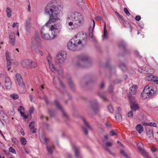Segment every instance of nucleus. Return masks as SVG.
<instances>
[{
	"label": "nucleus",
	"instance_id": "obj_1",
	"mask_svg": "<svg viewBox=\"0 0 158 158\" xmlns=\"http://www.w3.org/2000/svg\"><path fill=\"white\" fill-rule=\"evenodd\" d=\"M60 6H56L53 2L48 3L45 9L46 13L50 15V20L41 28V37L46 40H52L58 34L61 26L54 23L56 20H59V17L62 11Z\"/></svg>",
	"mask_w": 158,
	"mask_h": 158
},
{
	"label": "nucleus",
	"instance_id": "obj_2",
	"mask_svg": "<svg viewBox=\"0 0 158 158\" xmlns=\"http://www.w3.org/2000/svg\"><path fill=\"white\" fill-rule=\"evenodd\" d=\"M87 35L84 32H80L75 36L68 43L67 47L70 50L75 51L79 50L86 43Z\"/></svg>",
	"mask_w": 158,
	"mask_h": 158
},
{
	"label": "nucleus",
	"instance_id": "obj_3",
	"mask_svg": "<svg viewBox=\"0 0 158 158\" xmlns=\"http://www.w3.org/2000/svg\"><path fill=\"white\" fill-rule=\"evenodd\" d=\"M84 21L83 15L80 13L75 12L67 17L66 27L69 30H73L83 24Z\"/></svg>",
	"mask_w": 158,
	"mask_h": 158
},
{
	"label": "nucleus",
	"instance_id": "obj_4",
	"mask_svg": "<svg viewBox=\"0 0 158 158\" xmlns=\"http://www.w3.org/2000/svg\"><path fill=\"white\" fill-rule=\"evenodd\" d=\"M157 91L156 86L151 84H149L145 86L141 94V96L143 99L147 98L152 97Z\"/></svg>",
	"mask_w": 158,
	"mask_h": 158
},
{
	"label": "nucleus",
	"instance_id": "obj_5",
	"mask_svg": "<svg viewBox=\"0 0 158 158\" xmlns=\"http://www.w3.org/2000/svg\"><path fill=\"white\" fill-rule=\"evenodd\" d=\"M88 60L87 56H81L79 57L78 61L76 63L75 65L79 67H87L85 65L88 63Z\"/></svg>",
	"mask_w": 158,
	"mask_h": 158
},
{
	"label": "nucleus",
	"instance_id": "obj_6",
	"mask_svg": "<svg viewBox=\"0 0 158 158\" xmlns=\"http://www.w3.org/2000/svg\"><path fill=\"white\" fill-rule=\"evenodd\" d=\"M67 58V55L65 52H59L57 55L56 62L62 64L64 61Z\"/></svg>",
	"mask_w": 158,
	"mask_h": 158
},
{
	"label": "nucleus",
	"instance_id": "obj_7",
	"mask_svg": "<svg viewBox=\"0 0 158 158\" xmlns=\"http://www.w3.org/2000/svg\"><path fill=\"white\" fill-rule=\"evenodd\" d=\"M15 77L16 78L15 82L16 84L22 87H24L25 84L20 74L19 73L16 74L15 75Z\"/></svg>",
	"mask_w": 158,
	"mask_h": 158
},
{
	"label": "nucleus",
	"instance_id": "obj_8",
	"mask_svg": "<svg viewBox=\"0 0 158 158\" xmlns=\"http://www.w3.org/2000/svg\"><path fill=\"white\" fill-rule=\"evenodd\" d=\"M40 40V39L38 34L33 36L31 38V41L30 47L32 48L35 47L36 44L39 42Z\"/></svg>",
	"mask_w": 158,
	"mask_h": 158
},
{
	"label": "nucleus",
	"instance_id": "obj_9",
	"mask_svg": "<svg viewBox=\"0 0 158 158\" xmlns=\"http://www.w3.org/2000/svg\"><path fill=\"white\" fill-rule=\"evenodd\" d=\"M40 40V39L38 34L33 36L31 38V41L30 47L32 48L35 47L36 44L39 42Z\"/></svg>",
	"mask_w": 158,
	"mask_h": 158
},
{
	"label": "nucleus",
	"instance_id": "obj_10",
	"mask_svg": "<svg viewBox=\"0 0 158 158\" xmlns=\"http://www.w3.org/2000/svg\"><path fill=\"white\" fill-rule=\"evenodd\" d=\"M4 86V89L5 90L9 89L11 87V80L10 78L8 77H5Z\"/></svg>",
	"mask_w": 158,
	"mask_h": 158
},
{
	"label": "nucleus",
	"instance_id": "obj_11",
	"mask_svg": "<svg viewBox=\"0 0 158 158\" xmlns=\"http://www.w3.org/2000/svg\"><path fill=\"white\" fill-rule=\"evenodd\" d=\"M115 15L118 18H119L122 22L123 23L124 25L126 27H130V25L128 22L125 19H123L122 16L120 15L117 12H115Z\"/></svg>",
	"mask_w": 158,
	"mask_h": 158
},
{
	"label": "nucleus",
	"instance_id": "obj_12",
	"mask_svg": "<svg viewBox=\"0 0 158 158\" xmlns=\"http://www.w3.org/2000/svg\"><path fill=\"white\" fill-rule=\"evenodd\" d=\"M47 60L49 64L50 69L51 71L53 72H55L56 71V69L54 66L53 64L51 63L52 56L50 55H48L47 57Z\"/></svg>",
	"mask_w": 158,
	"mask_h": 158
},
{
	"label": "nucleus",
	"instance_id": "obj_13",
	"mask_svg": "<svg viewBox=\"0 0 158 158\" xmlns=\"http://www.w3.org/2000/svg\"><path fill=\"white\" fill-rule=\"evenodd\" d=\"M139 71L141 73H143L147 74H152L154 73V70L153 69H146L145 68L143 69L141 68H139L138 69Z\"/></svg>",
	"mask_w": 158,
	"mask_h": 158
},
{
	"label": "nucleus",
	"instance_id": "obj_14",
	"mask_svg": "<svg viewBox=\"0 0 158 158\" xmlns=\"http://www.w3.org/2000/svg\"><path fill=\"white\" fill-rule=\"evenodd\" d=\"M93 23V27L90 26L89 28V37L92 39V40L94 41L95 40V38L93 35V30L95 26V22L94 20H92Z\"/></svg>",
	"mask_w": 158,
	"mask_h": 158
},
{
	"label": "nucleus",
	"instance_id": "obj_15",
	"mask_svg": "<svg viewBox=\"0 0 158 158\" xmlns=\"http://www.w3.org/2000/svg\"><path fill=\"white\" fill-rule=\"evenodd\" d=\"M82 120L86 126V127H83L82 128L84 131L86 135L88 134V132L87 131V129H91V128L89 125V124L86 121L85 119L84 118H82Z\"/></svg>",
	"mask_w": 158,
	"mask_h": 158
},
{
	"label": "nucleus",
	"instance_id": "obj_16",
	"mask_svg": "<svg viewBox=\"0 0 158 158\" xmlns=\"http://www.w3.org/2000/svg\"><path fill=\"white\" fill-rule=\"evenodd\" d=\"M30 60L24 59L21 61V64L23 68L26 69H30Z\"/></svg>",
	"mask_w": 158,
	"mask_h": 158
},
{
	"label": "nucleus",
	"instance_id": "obj_17",
	"mask_svg": "<svg viewBox=\"0 0 158 158\" xmlns=\"http://www.w3.org/2000/svg\"><path fill=\"white\" fill-rule=\"evenodd\" d=\"M133 98L134 100V98L132 97L130 98L129 99L131 100V98ZM132 104L131 105L130 108L133 111H135L136 110L138 109L139 108V106L138 105L137 103L134 101H131Z\"/></svg>",
	"mask_w": 158,
	"mask_h": 158
},
{
	"label": "nucleus",
	"instance_id": "obj_18",
	"mask_svg": "<svg viewBox=\"0 0 158 158\" xmlns=\"http://www.w3.org/2000/svg\"><path fill=\"white\" fill-rule=\"evenodd\" d=\"M18 110L22 117L25 118H28V115L24 114V109L23 106H20L18 107Z\"/></svg>",
	"mask_w": 158,
	"mask_h": 158
},
{
	"label": "nucleus",
	"instance_id": "obj_19",
	"mask_svg": "<svg viewBox=\"0 0 158 158\" xmlns=\"http://www.w3.org/2000/svg\"><path fill=\"white\" fill-rule=\"evenodd\" d=\"M54 103L57 107L58 109H60L61 110V112H62L64 116L66 117H67V114L65 112L61 106L59 104L58 102L56 100L55 101Z\"/></svg>",
	"mask_w": 158,
	"mask_h": 158
},
{
	"label": "nucleus",
	"instance_id": "obj_20",
	"mask_svg": "<svg viewBox=\"0 0 158 158\" xmlns=\"http://www.w3.org/2000/svg\"><path fill=\"white\" fill-rule=\"evenodd\" d=\"M146 132L148 137L152 139L154 137L153 131L152 129L149 128H146Z\"/></svg>",
	"mask_w": 158,
	"mask_h": 158
},
{
	"label": "nucleus",
	"instance_id": "obj_21",
	"mask_svg": "<svg viewBox=\"0 0 158 158\" xmlns=\"http://www.w3.org/2000/svg\"><path fill=\"white\" fill-rule=\"evenodd\" d=\"M137 88V86L136 85H133L130 88V93L131 95L135 94L136 93V89Z\"/></svg>",
	"mask_w": 158,
	"mask_h": 158
},
{
	"label": "nucleus",
	"instance_id": "obj_22",
	"mask_svg": "<svg viewBox=\"0 0 158 158\" xmlns=\"http://www.w3.org/2000/svg\"><path fill=\"white\" fill-rule=\"evenodd\" d=\"M53 83L54 85H56L57 83H59L60 86L62 87H64V85L60 80V79L56 77H54L53 80Z\"/></svg>",
	"mask_w": 158,
	"mask_h": 158
},
{
	"label": "nucleus",
	"instance_id": "obj_23",
	"mask_svg": "<svg viewBox=\"0 0 158 158\" xmlns=\"http://www.w3.org/2000/svg\"><path fill=\"white\" fill-rule=\"evenodd\" d=\"M30 69L35 68L38 66L37 63L35 61L30 60Z\"/></svg>",
	"mask_w": 158,
	"mask_h": 158
},
{
	"label": "nucleus",
	"instance_id": "obj_24",
	"mask_svg": "<svg viewBox=\"0 0 158 158\" xmlns=\"http://www.w3.org/2000/svg\"><path fill=\"white\" fill-rule=\"evenodd\" d=\"M35 123L34 122H31L29 124V127L32 133H35L36 131V129L34 128Z\"/></svg>",
	"mask_w": 158,
	"mask_h": 158
},
{
	"label": "nucleus",
	"instance_id": "obj_25",
	"mask_svg": "<svg viewBox=\"0 0 158 158\" xmlns=\"http://www.w3.org/2000/svg\"><path fill=\"white\" fill-rule=\"evenodd\" d=\"M136 128L137 131L139 133H141L143 131V126L140 124H138L136 127Z\"/></svg>",
	"mask_w": 158,
	"mask_h": 158
},
{
	"label": "nucleus",
	"instance_id": "obj_26",
	"mask_svg": "<svg viewBox=\"0 0 158 158\" xmlns=\"http://www.w3.org/2000/svg\"><path fill=\"white\" fill-rule=\"evenodd\" d=\"M6 13L7 16L10 18L12 15V12L11 9L9 7H7L6 9Z\"/></svg>",
	"mask_w": 158,
	"mask_h": 158
},
{
	"label": "nucleus",
	"instance_id": "obj_27",
	"mask_svg": "<svg viewBox=\"0 0 158 158\" xmlns=\"http://www.w3.org/2000/svg\"><path fill=\"white\" fill-rule=\"evenodd\" d=\"M137 146L139 152L143 150L144 146L143 144L141 142L138 143L137 144Z\"/></svg>",
	"mask_w": 158,
	"mask_h": 158
},
{
	"label": "nucleus",
	"instance_id": "obj_28",
	"mask_svg": "<svg viewBox=\"0 0 158 158\" xmlns=\"http://www.w3.org/2000/svg\"><path fill=\"white\" fill-rule=\"evenodd\" d=\"M139 152L145 158H150V157L148 156V153L144 150H142V151Z\"/></svg>",
	"mask_w": 158,
	"mask_h": 158
},
{
	"label": "nucleus",
	"instance_id": "obj_29",
	"mask_svg": "<svg viewBox=\"0 0 158 158\" xmlns=\"http://www.w3.org/2000/svg\"><path fill=\"white\" fill-rule=\"evenodd\" d=\"M10 42L12 45L14 46L15 44V39L14 35L10 36Z\"/></svg>",
	"mask_w": 158,
	"mask_h": 158
},
{
	"label": "nucleus",
	"instance_id": "obj_30",
	"mask_svg": "<svg viewBox=\"0 0 158 158\" xmlns=\"http://www.w3.org/2000/svg\"><path fill=\"white\" fill-rule=\"evenodd\" d=\"M48 139H47L45 136L42 135L40 138V141L42 143H47L48 142Z\"/></svg>",
	"mask_w": 158,
	"mask_h": 158
},
{
	"label": "nucleus",
	"instance_id": "obj_31",
	"mask_svg": "<svg viewBox=\"0 0 158 158\" xmlns=\"http://www.w3.org/2000/svg\"><path fill=\"white\" fill-rule=\"evenodd\" d=\"M112 145V143L110 142H107L106 143L105 145L104 146V147L109 152H110V150L108 149L107 148V147H111Z\"/></svg>",
	"mask_w": 158,
	"mask_h": 158
},
{
	"label": "nucleus",
	"instance_id": "obj_32",
	"mask_svg": "<svg viewBox=\"0 0 158 158\" xmlns=\"http://www.w3.org/2000/svg\"><path fill=\"white\" fill-rule=\"evenodd\" d=\"M115 118L116 120L118 121H121L122 120V118L121 115L119 113H117L116 114Z\"/></svg>",
	"mask_w": 158,
	"mask_h": 158
},
{
	"label": "nucleus",
	"instance_id": "obj_33",
	"mask_svg": "<svg viewBox=\"0 0 158 158\" xmlns=\"http://www.w3.org/2000/svg\"><path fill=\"white\" fill-rule=\"evenodd\" d=\"M0 108L1 109L0 110V117L4 118L6 116V114L2 110V106H0Z\"/></svg>",
	"mask_w": 158,
	"mask_h": 158
},
{
	"label": "nucleus",
	"instance_id": "obj_34",
	"mask_svg": "<svg viewBox=\"0 0 158 158\" xmlns=\"http://www.w3.org/2000/svg\"><path fill=\"white\" fill-rule=\"evenodd\" d=\"M20 141L23 145H26L27 143V141L24 138L21 137L20 138Z\"/></svg>",
	"mask_w": 158,
	"mask_h": 158
},
{
	"label": "nucleus",
	"instance_id": "obj_35",
	"mask_svg": "<svg viewBox=\"0 0 158 158\" xmlns=\"http://www.w3.org/2000/svg\"><path fill=\"white\" fill-rule=\"evenodd\" d=\"M73 148L74 150L75 156L77 157L79 155V152L78 148L75 146H73Z\"/></svg>",
	"mask_w": 158,
	"mask_h": 158
},
{
	"label": "nucleus",
	"instance_id": "obj_36",
	"mask_svg": "<svg viewBox=\"0 0 158 158\" xmlns=\"http://www.w3.org/2000/svg\"><path fill=\"white\" fill-rule=\"evenodd\" d=\"M106 23H104V38L106 39L107 38V32L106 30Z\"/></svg>",
	"mask_w": 158,
	"mask_h": 158
},
{
	"label": "nucleus",
	"instance_id": "obj_37",
	"mask_svg": "<svg viewBox=\"0 0 158 158\" xmlns=\"http://www.w3.org/2000/svg\"><path fill=\"white\" fill-rule=\"evenodd\" d=\"M10 96L11 98L14 100H16L19 98V95L16 94H12L10 95Z\"/></svg>",
	"mask_w": 158,
	"mask_h": 158
},
{
	"label": "nucleus",
	"instance_id": "obj_38",
	"mask_svg": "<svg viewBox=\"0 0 158 158\" xmlns=\"http://www.w3.org/2000/svg\"><path fill=\"white\" fill-rule=\"evenodd\" d=\"M30 25V22L29 21H27L26 23V30L29 32L30 30L29 26Z\"/></svg>",
	"mask_w": 158,
	"mask_h": 158
},
{
	"label": "nucleus",
	"instance_id": "obj_39",
	"mask_svg": "<svg viewBox=\"0 0 158 158\" xmlns=\"http://www.w3.org/2000/svg\"><path fill=\"white\" fill-rule=\"evenodd\" d=\"M47 148L48 152L51 153L52 152V149L54 148V146H52L51 147L47 146Z\"/></svg>",
	"mask_w": 158,
	"mask_h": 158
},
{
	"label": "nucleus",
	"instance_id": "obj_40",
	"mask_svg": "<svg viewBox=\"0 0 158 158\" xmlns=\"http://www.w3.org/2000/svg\"><path fill=\"white\" fill-rule=\"evenodd\" d=\"M11 140L12 142L15 144H18L19 143L18 140L15 138L13 137L11 139Z\"/></svg>",
	"mask_w": 158,
	"mask_h": 158
},
{
	"label": "nucleus",
	"instance_id": "obj_41",
	"mask_svg": "<svg viewBox=\"0 0 158 158\" xmlns=\"http://www.w3.org/2000/svg\"><path fill=\"white\" fill-rule=\"evenodd\" d=\"M7 61V67L8 68V70L11 67V62L10 60H6Z\"/></svg>",
	"mask_w": 158,
	"mask_h": 158
},
{
	"label": "nucleus",
	"instance_id": "obj_42",
	"mask_svg": "<svg viewBox=\"0 0 158 158\" xmlns=\"http://www.w3.org/2000/svg\"><path fill=\"white\" fill-rule=\"evenodd\" d=\"M120 153L123 156H124L126 158H129V157L128 156L127 154L123 150H121Z\"/></svg>",
	"mask_w": 158,
	"mask_h": 158
},
{
	"label": "nucleus",
	"instance_id": "obj_43",
	"mask_svg": "<svg viewBox=\"0 0 158 158\" xmlns=\"http://www.w3.org/2000/svg\"><path fill=\"white\" fill-rule=\"evenodd\" d=\"M120 67L123 71H125L126 69V67L125 65L123 63H122L120 65Z\"/></svg>",
	"mask_w": 158,
	"mask_h": 158
},
{
	"label": "nucleus",
	"instance_id": "obj_44",
	"mask_svg": "<svg viewBox=\"0 0 158 158\" xmlns=\"http://www.w3.org/2000/svg\"><path fill=\"white\" fill-rule=\"evenodd\" d=\"M153 77V75H148L146 76L145 77V79L147 81H151L152 79V77Z\"/></svg>",
	"mask_w": 158,
	"mask_h": 158
},
{
	"label": "nucleus",
	"instance_id": "obj_45",
	"mask_svg": "<svg viewBox=\"0 0 158 158\" xmlns=\"http://www.w3.org/2000/svg\"><path fill=\"white\" fill-rule=\"evenodd\" d=\"M152 81L158 84V78L157 77L153 76Z\"/></svg>",
	"mask_w": 158,
	"mask_h": 158
},
{
	"label": "nucleus",
	"instance_id": "obj_46",
	"mask_svg": "<svg viewBox=\"0 0 158 158\" xmlns=\"http://www.w3.org/2000/svg\"><path fill=\"white\" fill-rule=\"evenodd\" d=\"M108 109L110 113H113L114 111V109L112 106L110 105L108 107Z\"/></svg>",
	"mask_w": 158,
	"mask_h": 158
},
{
	"label": "nucleus",
	"instance_id": "obj_47",
	"mask_svg": "<svg viewBox=\"0 0 158 158\" xmlns=\"http://www.w3.org/2000/svg\"><path fill=\"white\" fill-rule=\"evenodd\" d=\"M9 150L10 152H12L14 154H15L16 153V151L15 149H14L12 147H10L9 148Z\"/></svg>",
	"mask_w": 158,
	"mask_h": 158
},
{
	"label": "nucleus",
	"instance_id": "obj_48",
	"mask_svg": "<svg viewBox=\"0 0 158 158\" xmlns=\"http://www.w3.org/2000/svg\"><path fill=\"white\" fill-rule=\"evenodd\" d=\"M6 60H10V55L9 54L8 52L6 51Z\"/></svg>",
	"mask_w": 158,
	"mask_h": 158
},
{
	"label": "nucleus",
	"instance_id": "obj_49",
	"mask_svg": "<svg viewBox=\"0 0 158 158\" xmlns=\"http://www.w3.org/2000/svg\"><path fill=\"white\" fill-rule=\"evenodd\" d=\"M34 110V108L33 106H31L30 108L29 112L30 115L32 113Z\"/></svg>",
	"mask_w": 158,
	"mask_h": 158
},
{
	"label": "nucleus",
	"instance_id": "obj_50",
	"mask_svg": "<svg viewBox=\"0 0 158 158\" xmlns=\"http://www.w3.org/2000/svg\"><path fill=\"white\" fill-rule=\"evenodd\" d=\"M133 113L132 111H129L128 113L127 116L129 117H131L132 118L133 116Z\"/></svg>",
	"mask_w": 158,
	"mask_h": 158
},
{
	"label": "nucleus",
	"instance_id": "obj_51",
	"mask_svg": "<svg viewBox=\"0 0 158 158\" xmlns=\"http://www.w3.org/2000/svg\"><path fill=\"white\" fill-rule=\"evenodd\" d=\"M124 11L127 15L129 16L130 15V13L127 8H125L124 9Z\"/></svg>",
	"mask_w": 158,
	"mask_h": 158
},
{
	"label": "nucleus",
	"instance_id": "obj_52",
	"mask_svg": "<svg viewBox=\"0 0 158 158\" xmlns=\"http://www.w3.org/2000/svg\"><path fill=\"white\" fill-rule=\"evenodd\" d=\"M93 110L94 112L95 113L98 112V108L96 106L93 107Z\"/></svg>",
	"mask_w": 158,
	"mask_h": 158
},
{
	"label": "nucleus",
	"instance_id": "obj_53",
	"mask_svg": "<svg viewBox=\"0 0 158 158\" xmlns=\"http://www.w3.org/2000/svg\"><path fill=\"white\" fill-rule=\"evenodd\" d=\"M149 126H152L153 127H156V124L154 123L151 122L149 123Z\"/></svg>",
	"mask_w": 158,
	"mask_h": 158
},
{
	"label": "nucleus",
	"instance_id": "obj_54",
	"mask_svg": "<svg viewBox=\"0 0 158 158\" xmlns=\"http://www.w3.org/2000/svg\"><path fill=\"white\" fill-rule=\"evenodd\" d=\"M23 148H24L26 153L28 154L30 152V150L28 148L25 147H23Z\"/></svg>",
	"mask_w": 158,
	"mask_h": 158
},
{
	"label": "nucleus",
	"instance_id": "obj_55",
	"mask_svg": "<svg viewBox=\"0 0 158 158\" xmlns=\"http://www.w3.org/2000/svg\"><path fill=\"white\" fill-rule=\"evenodd\" d=\"M109 134L110 135H111V136H113L114 135H115L116 134V133L114 131H110L109 133Z\"/></svg>",
	"mask_w": 158,
	"mask_h": 158
},
{
	"label": "nucleus",
	"instance_id": "obj_56",
	"mask_svg": "<svg viewBox=\"0 0 158 158\" xmlns=\"http://www.w3.org/2000/svg\"><path fill=\"white\" fill-rule=\"evenodd\" d=\"M12 27L14 28L15 26L19 27V23H14L12 24Z\"/></svg>",
	"mask_w": 158,
	"mask_h": 158
},
{
	"label": "nucleus",
	"instance_id": "obj_57",
	"mask_svg": "<svg viewBox=\"0 0 158 158\" xmlns=\"http://www.w3.org/2000/svg\"><path fill=\"white\" fill-rule=\"evenodd\" d=\"M141 17L139 15H137L135 17V19L138 21L140 20Z\"/></svg>",
	"mask_w": 158,
	"mask_h": 158
},
{
	"label": "nucleus",
	"instance_id": "obj_58",
	"mask_svg": "<svg viewBox=\"0 0 158 158\" xmlns=\"http://www.w3.org/2000/svg\"><path fill=\"white\" fill-rule=\"evenodd\" d=\"M100 97L104 100H106L107 99L106 96L104 95H100Z\"/></svg>",
	"mask_w": 158,
	"mask_h": 158
},
{
	"label": "nucleus",
	"instance_id": "obj_59",
	"mask_svg": "<svg viewBox=\"0 0 158 158\" xmlns=\"http://www.w3.org/2000/svg\"><path fill=\"white\" fill-rule=\"evenodd\" d=\"M113 90V87L111 86H110L109 88V91L110 92H112Z\"/></svg>",
	"mask_w": 158,
	"mask_h": 158
},
{
	"label": "nucleus",
	"instance_id": "obj_60",
	"mask_svg": "<svg viewBox=\"0 0 158 158\" xmlns=\"http://www.w3.org/2000/svg\"><path fill=\"white\" fill-rule=\"evenodd\" d=\"M151 151L152 152H154L156 151V148L153 147H152L151 148Z\"/></svg>",
	"mask_w": 158,
	"mask_h": 158
},
{
	"label": "nucleus",
	"instance_id": "obj_61",
	"mask_svg": "<svg viewBox=\"0 0 158 158\" xmlns=\"http://www.w3.org/2000/svg\"><path fill=\"white\" fill-rule=\"evenodd\" d=\"M4 125V123L2 122L1 121V120L0 119V127H2Z\"/></svg>",
	"mask_w": 158,
	"mask_h": 158
},
{
	"label": "nucleus",
	"instance_id": "obj_62",
	"mask_svg": "<svg viewBox=\"0 0 158 158\" xmlns=\"http://www.w3.org/2000/svg\"><path fill=\"white\" fill-rule=\"evenodd\" d=\"M96 20H98L100 21H101L102 20V18L99 16H97L96 17Z\"/></svg>",
	"mask_w": 158,
	"mask_h": 158
},
{
	"label": "nucleus",
	"instance_id": "obj_63",
	"mask_svg": "<svg viewBox=\"0 0 158 158\" xmlns=\"http://www.w3.org/2000/svg\"><path fill=\"white\" fill-rule=\"evenodd\" d=\"M143 125L146 126H149V123L144 122L143 123Z\"/></svg>",
	"mask_w": 158,
	"mask_h": 158
},
{
	"label": "nucleus",
	"instance_id": "obj_64",
	"mask_svg": "<svg viewBox=\"0 0 158 158\" xmlns=\"http://www.w3.org/2000/svg\"><path fill=\"white\" fill-rule=\"evenodd\" d=\"M44 99L47 104L48 103V98L46 96H44Z\"/></svg>",
	"mask_w": 158,
	"mask_h": 158
}]
</instances>
